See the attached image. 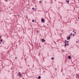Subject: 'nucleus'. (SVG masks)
I'll list each match as a JSON object with an SVG mask.
<instances>
[{
	"instance_id": "f704fd0d",
	"label": "nucleus",
	"mask_w": 79,
	"mask_h": 79,
	"mask_svg": "<svg viewBox=\"0 0 79 79\" xmlns=\"http://www.w3.org/2000/svg\"><path fill=\"white\" fill-rule=\"evenodd\" d=\"M53 75H55V74L54 73H53Z\"/></svg>"
},
{
	"instance_id": "1a4fd4ad",
	"label": "nucleus",
	"mask_w": 79,
	"mask_h": 79,
	"mask_svg": "<svg viewBox=\"0 0 79 79\" xmlns=\"http://www.w3.org/2000/svg\"><path fill=\"white\" fill-rule=\"evenodd\" d=\"M66 2H67L68 3V2H69V0L68 1L66 0Z\"/></svg>"
},
{
	"instance_id": "412c9836",
	"label": "nucleus",
	"mask_w": 79,
	"mask_h": 79,
	"mask_svg": "<svg viewBox=\"0 0 79 79\" xmlns=\"http://www.w3.org/2000/svg\"><path fill=\"white\" fill-rule=\"evenodd\" d=\"M1 39V36H0V39Z\"/></svg>"
},
{
	"instance_id": "cd10ccee",
	"label": "nucleus",
	"mask_w": 79,
	"mask_h": 79,
	"mask_svg": "<svg viewBox=\"0 0 79 79\" xmlns=\"http://www.w3.org/2000/svg\"><path fill=\"white\" fill-rule=\"evenodd\" d=\"M19 16V15H18V16Z\"/></svg>"
},
{
	"instance_id": "f3484780",
	"label": "nucleus",
	"mask_w": 79,
	"mask_h": 79,
	"mask_svg": "<svg viewBox=\"0 0 79 79\" xmlns=\"http://www.w3.org/2000/svg\"><path fill=\"white\" fill-rule=\"evenodd\" d=\"M67 43H68V42H68V41H67Z\"/></svg>"
},
{
	"instance_id": "ddd939ff",
	"label": "nucleus",
	"mask_w": 79,
	"mask_h": 79,
	"mask_svg": "<svg viewBox=\"0 0 79 79\" xmlns=\"http://www.w3.org/2000/svg\"><path fill=\"white\" fill-rule=\"evenodd\" d=\"M67 41H66V40H65V42H66Z\"/></svg>"
},
{
	"instance_id": "20e7f679",
	"label": "nucleus",
	"mask_w": 79,
	"mask_h": 79,
	"mask_svg": "<svg viewBox=\"0 0 79 79\" xmlns=\"http://www.w3.org/2000/svg\"><path fill=\"white\" fill-rule=\"evenodd\" d=\"M68 38H67V40H69L70 39V38H71V36H69L68 37Z\"/></svg>"
},
{
	"instance_id": "9d476101",
	"label": "nucleus",
	"mask_w": 79,
	"mask_h": 79,
	"mask_svg": "<svg viewBox=\"0 0 79 79\" xmlns=\"http://www.w3.org/2000/svg\"><path fill=\"white\" fill-rule=\"evenodd\" d=\"M64 45L65 46V47H66V45H67V44H65Z\"/></svg>"
},
{
	"instance_id": "4468645a",
	"label": "nucleus",
	"mask_w": 79,
	"mask_h": 79,
	"mask_svg": "<svg viewBox=\"0 0 79 79\" xmlns=\"http://www.w3.org/2000/svg\"><path fill=\"white\" fill-rule=\"evenodd\" d=\"M5 2L6 1L7 2L8 1H7V0H5Z\"/></svg>"
},
{
	"instance_id": "58836bf2",
	"label": "nucleus",
	"mask_w": 79,
	"mask_h": 79,
	"mask_svg": "<svg viewBox=\"0 0 79 79\" xmlns=\"http://www.w3.org/2000/svg\"><path fill=\"white\" fill-rule=\"evenodd\" d=\"M28 66H29V65H28Z\"/></svg>"
},
{
	"instance_id": "2f4dec72",
	"label": "nucleus",
	"mask_w": 79,
	"mask_h": 79,
	"mask_svg": "<svg viewBox=\"0 0 79 79\" xmlns=\"http://www.w3.org/2000/svg\"><path fill=\"white\" fill-rule=\"evenodd\" d=\"M68 4H69V2H68Z\"/></svg>"
},
{
	"instance_id": "2eb2a0df",
	"label": "nucleus",
	"mask_w": 79,
	"mask_h": 79,
	"mask_svg": "<svg viewBox=\"0 0 79 79\" xmlns=\"http://www.w3.org/2000/svg\"><path fill=\"white\" fill-rule=\"evenodd\" d=\"M70 34H71V35H72L73 34H72V33H71Z\"/></svg>"
},
{
	"instance_id": "a211bd4d",
	"label": "nucleus",
	"mask_w": 79,
	"mask_h": 79,
	"mask_svg": "<svg viewBox=\"0 0 79 79\" xmlns=\"http://www.w3.org/2000/svg\"><path fill=\"white\" fill-rule=\"evenodd\" d=\"M70 35V36H71V35Z\"/></svg>"
},
{
	"instance_id": "9b49d317",
	"label": "nucleus",
	"mask_w": 79,
	"mask_h": 79,
	"mask_svg": "<svg viewBox=\"0 0 79 79\" xmlns=\"http://www.w3.org/2000/svg\"><path fill=\"white\" fill-rule=\"evenodd\" d=\"M32 22H34V20H32Z\"/></svg>"
},
{
	"instance_id": "7c9ffc66",
	"label": "nucleus",
	"mask_w": 79,
	"mask_h": 79,
	"mask_svg": "<svg viewBox=\"0 0 79 79\" xmlns=\"http://www.w3.org/2000/svg\"><path fill=\"white\" fill-rule=\"evenodd\" d=\"M76 43H77V42H78L77 41L76 42Z\"/></svg>"
},
{
	"instance_id": "4c0bfd02",
	"label": "nucleus",
	"mask_w": 79,
	"mask_h": 79,
	"mask_svg": "<svg viewBox=\"0 0 79 79\" xmlns=\"http://www.w3.org/2000/svg\"><path fill=\"white\" fill-rule=\"evenodd\" d=\"M51 3H52V2H50Z\"/></svg>"
},
{
	"instance_id": "473e14b6",
	"label": "nucleus",
	"mask_w": 79,
	"mask_h": 79,
	"mask_svg": "<svg viewBox=\"0 0 79 79\" xmlns=\"http://www.w3.org/2000/svg\"><path fill=\"white\" fill-rule=\"evenodd\" d=\"M78 19H79V17H78Z\"/></svg>"
},
{
	"instance_id": "dca6fc26",
	"label": "nucleus",
	"mask_w": 79,
	"mask_h": 79,
	"mask_svg": "<svg viewBox=\"0 0 79 79\" xmlns=\"http://www.w3.org/2000/svg\"><path fill=\"white\" fill-rule=\"evenodd\" d=\"M17 57H15V59H17Z\"/></svg>"
},
{
	"instance_id": "bb28decb",
	"label": "nucleus",
	"mask_w": 79,
	"mask_h": 79,
	"mask_svg": "<svg viewBox=\"0 0 79 79\" xmlns=\"http://www.w3.org/2000/svg\"><path fill=\"white\" fill-rule=\"evenodd\" d=\"M73 32H74V31H73Z\"/></svg>"
},
{
	"instance_id": "f257e3e1",
	"label": "nucleus",
	"mask_w": 79,
	"mask_h": 79,
	"mask_svg": "<svg viewBox=\"0 0 79 79\" xmlns=\"http://www.w3.org/2000/svg\"><path fill=\"white\" fill-rule=\"evenodd\" d=\"M18 75L19 76H20V77H21V76H22V74H21V73L20 72L19 73Z\"/></svg>"
},
{
	"instance_id": "6ab92c4d",
	"label": "nucleus",
	"mask_w": 79,
	"mask_h": 79,
	"mask_svg": "<svg viewBox=\"0 0 79 79\" xmlns=\"http://www.w3.org/2000/svg\"><path fill=\"white\" fill-rule=\"evenodd\" d=\"M67 45H69V44H67Z\"/></svg>"
},
{
	"instance_id": "6e6552de",
	"label": "nucleus",
	"mask_w": 79,
	"mask_h": 79,
	"mask_svg": "<svg viewBox=\"0 0 79 79\" xmlns=\"http://www.w3.org/2000/svg\"><path fill=\"white\" fill-rule=\"evenodd\" d=\"M0 42H3V40H2V39L0 41Z\"/></svg>"
},
{
	"instance_id": "c85d7f7f",
	"label": "nucleus",
	"mask_w": 79,
	"mask_h": 79,
	"mask_svg": "<svg viewBox=\"0 0 79 79\" xmlns=\"http://www.w3.org/2000/svg\"><path fill=\"white\" fill-rule=\"evenodd\" d=\"M22 59H23V57L22 58Z\"/></svg>"
},
{
	"instance_id": "e433bc0d",
	"label": "nucleus",
	"mask_w": 79,
	"mask_h": 79,
	"mask_svg": "<svg viewBox=\"0 0 79 79\" xmlns=\"http://www.w3.org/2000/svg\"><path fill=\"white\" fill-rule=\"evenodd\" d=\"M77 6H76V7H77Z\"/></svg>"
},
{
	"instance_id": "b1692460",
	"label": "nucleus",
	"mask_w": 79,
	"mask_h": 79,
	"mask_svg": "<svg viewBox=\"0 0 79 79\" xmlns=\"http://www.w3.org/2000/svg\"><path fill=\"white\" fill-rule=\"evenodd\" d=\"M74 33H75V34H76V32H75Z\"/></svg>"
},
{
	"instance_id": "5701e85b",
	"label": "nucleus",
	"mask_w": 79,
	"mask_h": 79,
	"mask_svg": "<svg viewBox=\"0 0 79 79\" xmlns=\"http://www.w3.org/2000/svg\"><path fill=\"white\" fill-rule=\"evenodd\" d=\"M65 44H66V42L65 43Z\"/></svg>"
},
{
	"instance_id": "0eeeda50",
	"label": "nucleus",
	"mask_w": 79,
	"mask_h": 79,
	"mask_svg": "<svg viewBox=\"0 0 79 79\" xmlns=\"http://www.w3.org/2000/svg\"><path fill=\"white\" fill-rule=\"evenodd\" d=\"M51 60H54V57H52L51 58Z\"/></svg>"
},
{
	"instance_id": "423d86ee",
	"label": "nucleus",
	"mask_w": 79,
	"mask_h": 79,
	"mask_svg": "<svg viewBox=\"0 0 79 79\" xmlns=\"http://www.w3.org/2000/svg\"><path fill=\"white\" fill-rule=\"evenodd\" d=\"M38 79H40V78H41V77H40V76H38Z\"/></svg>"
},
{
	"instance_id": "39448f33",
	"label": "nucleus",
	"mask_w": 79,
	"mask_h": 79,
	"mask_svg": "<svg viewBox=\"0 0 79 79\" xmlns=\"http://www.w3.org/2000/svg\"><path fill=\"white\" fill-rule=\"evenodd\" d=\"M68 58L69 59V60H71V57L70 56H68Z\"/></svg>"
},
{
	"instance_id": "4be33fe9",
	"label": "nucleus",
	"mask_w": 79,
	"mask_h": 79,
	"mask_svg": "<svg viewBox=\"0 0 79 79\" xmlns=\"http://www.w3.org/2000/svg\"><path fill=\"white\" fill-rule=\"evenodd\" d=\"M73 36H74V34H73Z\"/></svg>"
},
{
	"instance_id": "c9c22d12",
	"label": "nucleus",
	"mask_w": 79,
	"mask_h": 79,
	"mask_svg": "<svg viewBox=\"0 0 79 79\" xmlns=\"http://www.w3.org/2000/svg\"><path fill=\"white\" fill-rule=\"evenodd\" d=\"M2 44V43H0V44Z\"/></svg>"
},
{
	"instance_id": "393cba45",
	"label": "nucleus",
	"mask_w": 79,
	"mask_h": 79,
	"mask_svg": "<svg viewBox=\"0 0 79 79\" xmlns=\"http://www.w3.org/2000/svg\"><path fill=\"white\" fill-rule=\"evenodd\" d=\"M35 11H36V10H35Z\"/></svg>"
},
{
	"instance_id": "f8f14e48",
	"label": "nucleus",
	"mask_w": 79,
	"mask_h": 79,
	"mask_svg": "<svg viewBox=\"0 0 79 79\" xmlns=\"http://www.w3.org/2000/svg\"><path fill=\"white\" fill-rule=\"evenodd\" d=\"M32 10H34V8L33 7L32 8Z\"/></svg>"
},
{
	"instance_id": "a878e982",
	"label": "nucleus",
	"mask_w": 79,
	"mask_h": 79,
	"mask_svg": "<svg viewBox=\"0 0 79 79\" xmlns=\"http://www.w3.org/2000/svg\"><path fill=\"white\" fill-rule=\"evenodd\" d=\"M28 17H26V18H28Z\"/></svg>"
},
{
	"instance_id": "c756f323",
	"label": "nucleus",
	"mask_w": 79,
	"mask_h": 79,
	"mask_svg": "<svg viewBox=\"0 0 79 79\" xmlns=\"http://www.w3.org/2000/svg\"><path fill=\"white\" fill-rule=\"evenodd\" d=\"M79 77V75H77V77Z\"/></svg>"
},
{
	"instance_id": "aec40b11",
	"label": "nucleus",
	"mask_w": 79,
	"mask_h": 79,
	"mask_svg": "<svg viewBox=\"0 0 79 79\" xmlns=\"http://www.w3.org/2000/svg\"><path fill=\"white\" fill-rule=\"evenodd\" d=\"M39 3H41V1H39Z\"/></svg>"
},
{
	"instance_id": "72a5a7b5",
	"label": "nucleus",
	"mask_w": 79,
	"mask_h": 79,
	"mask_svg": "<svg viewBox=\"0 0 79 79\" xmlns=\"http://www.w3.org/2000/svg\"><path fill=\"white\" fill-rule=\"evenodd\" d=\"M37 32H39V31H37Z\"/></svg>"
},
{
	"instance_id": "7ed1b4c3",
	"label": "nucleus",
	"mask_w": 79,
	"mask_h": 79,
	"mask_svg": "<svg viewBox=\"0 0 79 79\" xmlns=\"http://www.w3.org/2000/svg\"><path fill=\"white\" fill-rule=\"evenodd\" d=\"M45 20V19H42V20H41V21H42L43 22V23H44V21Z\"/></svg>"
},
{
	"instance_id": "f03ea898",
	"label": "nucleus",
	"mask_w": 79,
	"mask_h": 79,
	"mask_svg": "<svg viewBox=\"0 0 79 79\" xmlns=\"http://www.w3.org/2000/svg\"><path fill=\"white\" fill-rule=\"evenodd\" d=\"M41 41H42V42H44L45 41V40L44 39H41Z\"/></svg>"
}]
</instances>
